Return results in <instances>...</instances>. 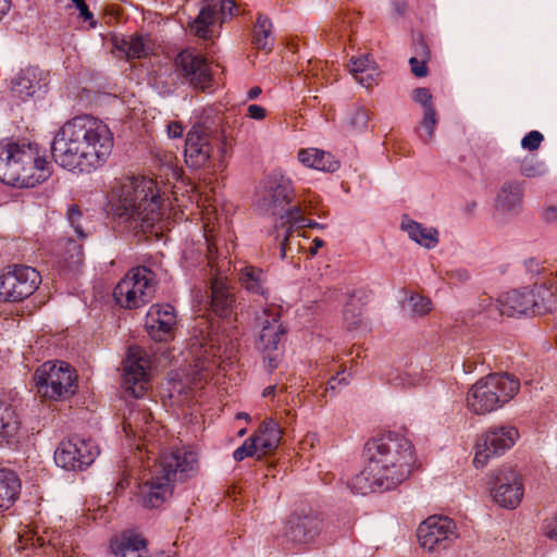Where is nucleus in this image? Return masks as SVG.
Here are the masks:
<instances>
[{
	"label": "nucleus",
	"instance_id": "f257e3e1",
	"mask_svg": "<svg viewBox=\"0 0 557 557\" xmlns=\"http://www.w3.org/2000/svg\"><path fill=\"white\" fill-rule=\"evenodd\" d=\"M113 145V134L103 121L82 114L57 131L51 154L54 162L67 171L90 173L107 162Z\"/></svg>",
	"mask_w": 557,
	"mask_h": 557
},
{
	"label": "nucleus",
	"instance_id": "f03ea898",
	"mask_svg": "<svg viewBox=\"0 0 557 557\" xmlns=\"http://www.w3.org/2000/svg\"><path fill=\"white\" fill-rule=\"evenodd\" d=\"M364 469L351 478L348 487L355 494L391 491L410 474L413 446L404 435L388 432L369 441L364 446Z\"/></svg>",
	"mask_w": 557,
	"mask_h": 557
},
{
	"label": "nucleus",
	"instance_id": "7ed1b4c3",
	"mask_svg": "<svg viewBox=\"0 0 557 557\" xmlns=\"http://www.w3.org/2000/svg\"><path fill=\"white\" fill-rule=\"evenodd\" d=\"M152 178L136 177L124 183L117 194L115 214L129 222L134 228L156 234L168 227V205Z\"/></svg>",
	"mask_w": 557,
	"mask_h": 557
},
{
	"label": "nucleus",
	"instance_id": "20e7f679",
	"mask_svg": "<svg viewBox=\"0 0 557 557\" xmlns=\"http://www.w3.org/2000/svg\"><path fill=\"white\" fill-rule=\"evenodd\" d=\"M49 162L37 144L27 140L0 141V182L17 188H30L50 176Z\"/></svg>",
	"mask_w": 557,
	"mask_h": 557
},
{
	"label": "nucleus",
	"instance_id": "39448f33",
	"mask_svg": "<svg viewBox=\"0 0 557 557\" xmlns=\"http://www.w3.org/2000/svg\"><path fill=\"white\" fill-rule=\"evenodd\" d=\"M197 455L185 448L163 453L139 487L141 503L147 508L161 506L171 495L173 484L184 481L196 471Z\"/></svg>",
	"mask_w": 557,
	"mask_h": 557
},
{
	"label": "nucleus",
	"instance_id": "423d86ee",
	"mask_svg": "<svg viewBox=\"0 0 557 557\" xmlns=\"http://www.w3.org/2000/svg\"><path fill=\"white\" fill-rule=\"evenodd\" d=\"M519 381L507 373L479 380L468 392V408L476 414L492 412L508 403L519 391Z\"/></svg>",
	"mask_w": 557,
	"mask_h": 557
},
{
	"label": "nucleus",
	"instance_id": "0eeeda50",
	"mask_svg": "<svg viewBox=\"0 0 557 557\" xmlns=\"http://www.w3.org/2000/svg\"><path fill=\"white\" fill-rule=\"evenodd\" d=\"M156 287L154 272L147 267H136L117 283L113 297L121 307L137 309L153 298Z\"/></svg>",
	"mask_w": 557,
	"mask_h": 557
},
{
	"label": "nucleus",
	"instance_id": "6e6552de",
	"mask_svg": "<svg viewBox=\"0 0 557 557\" xmlns=\"http://www.w3.org/2000/svg\"><path fill=\"white\" fill-rule=\"evenodd\" d=\"M38 392L51 399H64L75 394L76 376L70 364L46 362L35 373Z\"/></svg>",
	"mask_w": 557,
	"mask_h": 557
},
{
	"label": "nucleus",
	"instance_id": "1a4fd4ad",
	"mask_svg": "<svg viewBox=\"0 0 557 557\" xmlns=\"http://www.w3.org/2000/svg\"><path fill=\"white\" fill-rule=\"evenodd\" d=\"M294 197L292 180L280 171H273L262 183L258 206L264 213L277 216L275 222H281L282 214L292 207Z\"/></svg>",
	"mask_w": 557,
	"mask_h": 557
},
{
	"label": "nucleus",
	"instance_id": "9d476101",
	"mask_svg": "<svg viewBox=\"0 0 557 557\" xmlns=\"http://www.w3.org/2000/svg\"><path fill=\"white\" fill-rule=\"evenodd\" d=\"M236 12L237 8L233 0H208L189 23V29L199 38L213 39L223 23L232 18Z\"/></svg>",
	"mask_w": 557,
	"mask_h": 557
},
{
	"label": "nucleus",
	"instance_id": "9b49d317",
	"mask_svg": "<svg viewBox=\"0 0 557 557\" xmlns=\"http://www.w3.org/2000/svg\"><path fill=\"white\" fill-rule=\"evenodd\" d=\"M219 152H224V146L216 136L200 125H195L188 131L184 157L189 168L198 170L209 166Z\"/></svg>",
	"mask_w": 557,
	"mask_h": 557
},
{
	"label": "nucleus",
	"instance_id": "f8f14e48",
	"mask_svg": "<svg viewBox=\"0 0 557 557\" xmlns=\"http://www.w3.org/2000/svg\"><path fill=\"white\" fill-rule=\"evenodd\" d=\"M280 318L281 310L274 305L264 307L262 312L257 317L258 323L261 326L257 346L263 352L267 368L270 371L277 367V347L285 332L280 322Z\"/></svg>",
	"mask_w": 557,
	"mask_h": 557
},
{
	"label": "nucleus",
	"instance_id": "ddd939ff",
	"mask_svg": "<svg viewBox=\"0 0 557 557\" xmlns=\"http://www.w3.org/2000/svg\"><path fill=\"white\" fill-rule=\"evenodd\" d=\"M38 271L32 267L14 264L1 275L0 299L4 301H21L29 297L40 284Z\"/></svg>",
	"mask_w": 557,
	"mask_h": 557
},
{
	"label": "nucleus",
	"instance_id": "4468645a",
	"mask_svg": "<svg viewBox=\"0 0 557 557\" xmlns=\"http://www.w3.org/2000/svg\"><path fill=\"white\" fill-rule=\"evenodd\" d=\"M417 536L421 547L430 553L449 548L458 537L454 520L445 516H431L418 528Z\"/></svg>",
	"mask_w": 557,
	"mask_h": 557
},
{
	"label": "nucleus",
	"instance_id": "2eb2a0df",
	"mask_svg": "<svg viewBox=\"0 0 557 557\" xmlns=\"http://www.w3.org/2000/svg\"><path fill=\"white\" fill-rule=\"evenodd\" d=\"M519 437L518 430L510 425L493 426L482 434L475 445L473 465L483 468L491 458L503 455Z\"/></svg>",
	"mask_w": 557,
	"mask_h": 557
},
{
	"label": "nucleus",
	"instance_id": "dca6fc26",
	"mask_svg": "<svg viewBox=\"0 0 557 557\" xmlns=\"http://www.w3.org/2000/svg\"><path fill=\"white\" fill-rule=\"evenodd\" d=\"M99 455L98 446L91 440L71 437L60 443L54 451V462L65 470H84Z\"/></svg>",
	"mask_w": 557,
	"mask_h": 557
},
{
	"label": "nucleus",
	"instance_id": "f3484780",
	"mask_svg": "<svg viewBox=\"0 0 557 557\" xmlns=\"http://www.w3.org/2000/svg\"><path fill=\"white\" fill-rule=\"evenodd\" d=\"M150 359L146 351L131 347L124 362L122 385L128 396L139 398L149 386Z\"/></svg>",
	"mask_w": 557,
	"mask_h": 557
},
{
	"label": "nucleus",
	"instance_id": "a211bd4d",
	"mask_svg": "<svg viewBox=\"0 0 557 557\" xmlns=\"http://www.w3.org/2000/svg\"><path fill=\"white\" fill-rule=\"evenodd\" d=\"M524 487L521 475L510 467L497 469L492 475L491 494L503 508L513 509L523 498Z\"/></svg>",
	"mask_w": 557,
	"mask_h": 557
},
{
	"label": "nucleus",
	"instance_id": "6ab92c4d",
	"mask_svg": "<svg viewBox=\"0 0 557 557\" xmlns=\"http://www.w3.org/2000/svg\"><path fill=\"white\" fill-rule=\"evenodd\" d=\"M323 521L318 515H292L286 524L285 542L293 545L312 543L321 533Z\"/></svg>",
	"mask_w": 557,
	"mask_h": 557
},
{
	"label": "nucleus",
	"instance_id": "aec40b11",
	"mask_svg": "<svg viewBox=\"0 0 557 557\" xmlns=\"http://www.w3.org/2000/svg\"><path fill=\"white\" fill-rule=\"evenodd\" d=\"M176 64L182 76L194 88L205 91L211 86L212 76L209 66L200 54L183 51L177 55Z\"/></svg>",
	"mask_w": 557,
	"mask_h": 557
},
{
	"label": "nucleus",
	"instance_id": "412c9836",
	"mask_svg": "<svg viewBox=\"0 0 557 557\" xmlns=\"http://www.w3.org/2000/svg\"><path fill=\"white\" fill-rule=\"evenodd\" d=\"M47 86L48 74L38 66H27L12 79L11 90L20 99L27 100L45 91Z\"/></svg>",
	"mask_w": 557,
	"mask_h": 557
},
{
	"label": "nucleus",
	"instance_id": "4be33fe9",
	"mask_svg": "<svg viewBox=\"0 0 557 557\" xmlns=\"http://www.w3.org/2000/svg\"><path fill=\"white\" fill-rule=\"evenodd\" d=\"M176 323V311L169 304L152 305L146 315L147 331L156 341H164Z\"/></svg>",
	"mask_w": 557,
	"mask_h": 557
},
{
	"label": "nucleus",
	"instance_id": "5701e85b",
	"mask_svg": "<svg viewBox=\"0 0 557 557\" xmlns=\"http://www.w3.org/2000/svg\"><path fill=\"white\" fill-rule=\"evenodd\" d=\"M533 306H539V304L534 302V295L530 287L504 293L496 300V307L500 314L508 317L528 314L532 312Z\"/></svg>",
	"mask_w": 557,
	"mask_h": 557
},
{
	"label": "nucleus",
	"instance_id": "b1692460",
	"mask_svg": "<svg viewBox=\"0 0 557 557\" xmlns=\"http://www.w3.org/2000/svg\"><path fill=\"white\" fill-rule=\"evenodd\" d=\"M523 199V185L518 181L505 182L496 198V212L503 221L519 212Z\"/></svg>",
	"mask_w": 557,
	"mask_h": 557
},
{
	"label": "nucleus",
	"instance_id": "393cba45",
	"mask_svg": "<svg viewBox=\"0 0 557 557\" xmlns=\"http://www.w3.org/2000/svg\"><path fill=\"white\" fill-rule=\"evenodd\" d=\"M154 428L150 423V413L145 409L140 408H129L128 413L124 414L123 421V430L127 437H138L139 440H144L146 443L143 446L146 447L147 453H152L149 448L151 444L150 437V429Z\"/></svg>",
	"mask_w": 557,
	"mask_h": 557
},
{
	"label": "nucleus",
	"instance_id": "a878e982",
	"mask_svg": "<svg viewBox=\"0 0 557 557\" xmlns=\"http://www.w3.org/2000/svg\"><path fill=\"white\" fill-rule=\"evenodd\" d=\"M190 354L198 361L196 364L200 370H207V363L215 364L222 359V354L225 352L220 345L216 344V339L213 337H194L189 343Z\"/></svg>",
	"mask_w": 557,
	"mask_h": 557
},
{
	"label": "nucleus",
	"instance_id": "bb28decb",
	"mask_svg": "<svg viewBox=\"0 0 557 557\" xmlns=\"http://www.w3.org/2000/svg\"><path fill=\"white\" fill-rule=\"evenodd\" d=\"M20 429L21 421L14 407L0 399V447L17 443Z\"/></svg>",
	"mask_w": 557,
	"mask_h": 557
},
{
	"label": "nucleus",
	"instance_id": "cd10ccee",
	"mask_svg": "<svg viewBox=\"0 0 557 557\" xmlns=\"http://www.w3.org/2000/svg\"><path fill=\"white\" fill-rule=\"evenodd\" d=\"M530 290L534 295V302L539 304L533 306L532 313L543 314L557 309V277L542 284H534Z\"/></svg>",
	"mask_w": 557,
	"mask_h": 557
},
{
	"label": "nucleus",
	"instance_id": "c85d7f7f",
	"mask_svg": "<svg viewBox=\"0 0 557 557\" xmlns=\"http://www.w3.org/2000/svg\"><path fill=\"white\" fill-rule=\"evenodd\" d=\"M234 296L230 292L225 280L222 276H215L210 286V304L215 314L227 317L232 310Z\"/></svg>",
	"mask_w": 557,
	"mask_h": 557
},
{
	"label": "nucleus",
	"instance_id": "c756f323",
	"mask_svg": "<svg viewBox=\"0 0 557 557\" xmlns=\"http://www.w3.org/2000/svg\"><path fill=\"white\" fill-rule=\"evenodd\" d=\"M238 280L240 285L249 293L268 297V276L265 272L257 267L245 264L239 269Z\"/></svg>",
	"mask_w": 557,
	"mask_h": 557
},
{
	"label": "nucleus",
	"instance_id": "7c9ffc66",
	"mask_svg": "<svg viewBox=\"0 0 557 557\" xmlns=\"http://www.w3.org/2000/svg\"><path fill=\"white\" fill-rule=\"evenodd\" d=\"M297 158L305 166L318 171L335 172L339 168V162L330 152L317 148L301 149Z\"/></svg>",
	"mask_w": 557,
	"mask_h": 557
},
{
	"label": "nucleus",
	"instance_id": "2f4dec72",
	"mask_svg": "<svg viewBox=\"0 0 557 557\" xmlns=\"http://www.w3.org/2000/svg\"><path fill=\"white\" fill-rule=\"evenodd\" d=\"M116 49L124 52L127 59H140L146 57L150 50V39L146 36L133 34L114 39Z\"/></svg>",
	"mask_w": 557,
	"mask_h": 557
},
{
	"label": "nucleus",
	"instance_id": "473e14b6",
	"mask_svg": "<svg viewBox=\"0 0 557 557\" xmlns=\"http://www.w3.org/2000/svg\"><path fill=\"white\" fill-rule=\"evenodd\" d=\"M21 490L18 476L9 469H0V512L9 509Z\"/></svg>",
	"mask_w": 557,
	"mask_h": 557
},
{
	"label": "nucleus",
	"instance_id": "72a5a7b5",
	"mask_svg": "<svg viewBox=\"0 0 557 557\" xmlns=\"http://www.w3.org/2000/svg\"><path fill=\"white\" fill-rule=\"evenodd\" d=\"M401 228L411 240L426 249H433L438 244V232L433 227H425L412 220H403Z\"/></svg>",
	"mask_w": 557,
	"mask_h": 557
},
{
	"label": "nucleus",
	"instance_id": "f704fd0d",
	"mask_svg": "<svg viewBox=\"0 0 557 557\" xmlns=\"http://www.w3.org/2000/svg\"><path fill=\"white\" fill-rule=\"evenodd\" d=\"M350 62V72L356 81L364 87H370L377 76V71L373 66L370 58L368 55H361L359 58H352Z\"/></svg>",
	"mask_w": 557,
	"mask_h": 557
},
{
	"label": "nucleus",
	"instance_id": "c9c22d12",
	"mask_svg": "<svg viewBox=\"0 0 557 557\" xmlns=\"http://www.w3.org/2000/svg\"><path fill=\"white\" fill-rule=\"evenodd\" d=\"M282 431L278 424L270 419L265 420L260 429V434L255 436L260 449L263 454L272 451L277 448L281 441Z\"/></svg>",
	"mask_w": 557,
	"mask_h": 557
},
{
	"label": "nucleus",
	"instance_id": "e433bc0d",
	"mask_svg": "<svg viewBox=\"0 0 557 557\" xmlns=\"http://www.w3.org/2000/svg\"><path fill=\"white\" fill-rule=\"evenodd\" d=\"M272 22L271 20L263 15L259 14L257 22L253 27L252 34V44L257 49L260 50H271L273 47V37H272Z\"/></svg>",
	"mask_w": 557,
	"mask_h": 557
},
{
	"label": "nucleus",
	"instance_id": "4c0bfd02",
	"mask_svg": "<svg viewBox=\"0 0 557 557\" xmlns=\"http://www.w3.org/2000/svg\"><path fill=\"white\" fill-rule=\"evenodd\" d=\"M306 208L302 205H294L292 206L285 214L281 216V225L289 224L290 228L301 230L304 227H322L318 222L307 219L305 216Z\"/></svg>",
	"mask_w": 557,
	"mask_h": 557
},
{
	"label": "nucleus",
	"instance_id": "58836bf2",
	"mask_svg": "<svg viewBox=\"0 0 557 557\" xmlns=\"http://www.w3.org/2000/svg\"><path fill=\"white\" fill-rule=\"evenodd\" d=\"M296 228L289 230V224L281 225V222H275L274 224V233L275 239L280 245V253L281 258L284 259L287 257L288 252L297 250L299 247L298 235H294V231Z\"/></svg>",
	"mask_w": 557,
	"mask_h": 557
},
{
	"label": "nucleus",
	"instance_id": "ea45409f",
	"mask_svg": "<svg viewBox=\"0 0 557 557\" xmlns=\"http://www.w3.org/2000/svg\"><path fill=\"white\" fill-rule=\"evenodd\" d=\"M386 381L395 387L407 388L420 385L423 382V376L416 371L391 370L386 374Z\"/></svg>",
	"mask_w": 557,
	"mask_h": 557
},
{
	"label": "nucleus",
	"instance_id": "a19ab883",
	"mask_svg": "<svg viewBox=\"0 0 557 557\" xmlns=\"http://www.w3.org/2000/svg\"><path fill=\"white\" fill-rule=\"evenodd\" d=\"M362 306L354 296L345 304L343 311L344 324L348 330L357 329L361 323Z\"/></svg>",
	"mask_w": 557,
	"mask_h": 557
},
{
	"label": "nucleus",
	"instance_id": "79ce46f5",
	"mask_svg": "<svg viewBox=\"0 0 557 557\" xmlns=\"http://www.w3.org/2000/svg\"><path fill=\"white\" fill-rule=\"evenodd\" d=\"M405 307L414 317H422L432 310V301L430 298L419 294H412L407 299Z\"/></svg>",
	"mask_w": 557,
	"mask_h": 557
},
{
	"label": "nucleus",
	"instance_id": "37998d69",
	"mask_svg": "<svg viewBox=\"0 0 557 557\" xmlns=\"http://www.w3.org/2000/svg\"><path fill=\"white\" fill-rule=\"evenodd\" d=\"M547 173V168L543 161L534 157H525L520 165V174L532 178L543 176Z\"/></svg>",
	"mask_w": 557,
	"mask_h": 557
},
{
	"label": "nucleus",
	"instance_id": "c03bdc74",
	"mask_svg": "<svg viewBox=\"0 0 557 557\" xmlns=\"http://www.w3.org/2000/svg\"><path fill=\"white\" fill-rule=\"evenodd\" d=\"M436 122V112L434 108H428L423 111L421 127L423 128L424 134L421 133L419 136L424 143H429L433 138Z\"/></svg>",
	"mask_w": 557,
	"mask_h": 557
},
{
	"label": "nucleus",
	"instance_id": "a18cd8bd",
	"mask_svg": "<svg viewBox=\"0 0 557 557\" xmlns=\"http://www.w3.org/2000/svg\"><path fill=\"white\" fill-rule=\"evenodd\" d=\"M347 121L357 131H364L368 126L369 113L364 108L354 107L347 113Z\"/></svg>",
	"mask_w": 557,
	"mask_h": 557
},
{
	"label": "nucleus",
	"instance_id": "49530a36",
	"mask_svg": "<svg viewBox=\"0 0 557 557\" xmlns=\"http://www.w3.org/2000/svg\"><path fill=\"white\" fill-rule=\"evenodd\" d=\"M258 449H260L259 444L255 436L248 437L238 448H236L233 453V457L236 461H242L247 457L253 456Z\"/></svg>",
	"mask_w": 557,
	"mask_h": 557
},
{
	"label": "nucleus",
	"instance_id": "de8ad7c7",
	"mask_svg": "<svg viewBox=\"0 0 557 557\" xmlns=\"http://www.w3.org/2000/svg\"><path fill=\"white\" fill-rule=\"evenodd\" d=\"M544 140V136L539 131H531L529 132L522 139H521V147L529 151L537 150Z\"/></svg>",
	"mask_w": 557,
	"mask_h": 557
},
{
	"label": "nucleus",
	"instance_id": "09e8293b",
	"mask_svg": "<svg viewBox=\"0 0 557 557\" xmlns=\"http://www.w3.org/2000/svg\"><path fill=\"white\" fill-rule=\"evenodd\" d=\"M82 218V212L76 207H71L67 210V220L71 226L74 228L75 234L79 239H84L87 237V234L84 232L79 220Z\"/></svg>",
	"mask_w": 557,
	"mask_h": 557
},
{
	"label": "nucleus",
	"instance_id": "8fccbe9b",
	"mask_svg": "<svg viewBox=\"0 0 557 557\" xmlns=\"http://www.w3.org/2000/svg\"><path fill=\"white\" fill-rule=\"evenodd\" d=\"M412 100L423 107V111L428 108H434L432 103V95L428 88H416L412 91Z\"/></svg>",
	"mask_w": 557,
	"mask_h": 557
},
{
	"label": "nucleus",
	"instance_id": "3c124183",
	"mask_svg": "<svg viewBox=\"0 0 557 557\" xmlns=\"http://www.w3.org/2000/svg\"><path fill=\"white\" fill-rule=\"evenodd\" d=\"M542 531L549 540L557 541V513L544 520Z\"/></svg>",
	"mask_w": 557,
	"mask_h": 557
},
{
	"label": "nucleus",
	"instance_id": "603ef678",
	"mask_svg": "<svg viewBox=\"0 0 557 557\" xmlns=\"http://www.w3.org/2000/svg\"><path fill=\"white\" fill-rule=\"evenodd\" d=\"M205 236L208 249V259L211 263L213 253L218 250V244L213 235V230L209 228V223L205 225Z\"/></svg>",
	"mask_w": 557,
	"mask_h": 557
},
{
	"label": "nucleus",
	"instance_id": "864d4df0",
	"mask_svg": "<svg viewBox=\"0 0 557 557\" xmlns=\"http://www.w3.org/2000/svg\"><path fill=\"white\" fill-rule=\"evenodd\" d=\"M409 63H410V66H411V72L417 77H424V76H426L428 67H426V64H425V60H419L416 57H411L410 60H409Z\"/></svg>",
	"mask_w": 557,
	"mask_h": 557
},
{
	"label": "nucleus",
	"instance_id": "5fc2aeb1",
	"mask_svg": "<svg viewBox=\"0 0 557 557\" xmlns=\"http://www.w3.org/2000/svg\"><path fill=\"white\" fill-rule=\"evenodd\" d=\"M447 275L451 281L460 283L466 282L470 278L469 272L463 268L453 269L447 272Z\"/></svg>",
	"mask_w": 557,
	"mask_h": 557
},
{
	"label": "nucleus",
	"instance_id": "6e6d98bb",
	"mask_svg": "<svg viewBox=\"0 0 557 557\" xmlns=\"http://www.w3.org/2000/svg\"><path fill=\"white\" fill-rule=\"evenodd\" d=\"M265 109L258 104H250L247 108V116L253 120H263L265 117Z\"/></svg>",
	"mask_w": 557,
	"mask_h": 557
},
{
	"label": "nucleus",
	"instance_id": "4d7b16f0",
	"mask_svg": "<svg viewBox=\"0 0 557 557\" xmlns=\"http://www.w3.org/2000/svg\"><path fill=\"white\" fill-rule=\"evenodd\" d=\"M183 126L180 122H170L168 124V128H166V132H168V136L170 138H180L182 137L183 135Z\"/></svg>",
	"mask_w": 557,
	"mask_h": 557
},
{
	"label": "nucleus",
	"instance_id": "13d9d810",
	"mask_svg": "<svg viewBox=\"0 0 557 557\" xmlns=\"http://www.w3.org/2000/svg\"><path fill=\"white\" fill-rule=\"evenodd\" d=\"M77 10L79 11V14L84 17L85 21L90 20L92 17L91 12L89 11L88 7L86 5L84 0H72Z\"/></svg>",
	"mask_w": 557,
	"mask_h": 557
},
{
	"label": "nucleus",
	"instance_id": "bf43d9fd",
	"mask_svg": "<svg viewBox=\"0 0 557 557\" xmlns=\"http://www.w3.org/2000/svg\"><path fill=\"white\" fill-rule=\"evenodd\" d=\"M393 10L397 15L404 14L406 10V1L405 0H392Z\"/></svg>",
	"mask_w": 557,
	"mask_h": 557
},
{
	"label": "nucleus",
	"instance_id": "052dcab7",
	"mask_svg": "<svg viewBox=\"0 0 557 557\" xmlns=\"http://www.w3.org/2000/svg\"><path fill=\"white\" fill-rule=\"evenodd\" d=\"M336 382H338L339 384H347L348 381L345 376H341L339 377V373L336 375V376H333L329 382H327V386L330 389H335V384Z\"/></svg>",
	"mask_w": 557,
	"mask_h": 557
},
{
	"label": "nucleus",
	"instance_id": "680f3d73",
	"mask_svg": "<svg viewBox=\"0 0 557 557\" xmlns=\"http://www.w3.org/2000/svg\"><path fill=\"white\" fill-rule=\"evenodd\" d=\"M10 5V0H0V18L9 12Z\"/></svg>",
	"mask_w": 557,
	"mask_h": 557
},
{
	"label": "nucleus",
	"instance_id": "e2e57ef3",
	"mask_svg": "<svg viewBox=\"0 0 557 557\" xmlns=\"http://www.w3.org/2000/svg\"><path fill=\"white\" fill-rule=\"evenodd\" d=\"M260 94H261V88L260 87H258V86L252 87L247 92V99L253 100V99L258 98L260 96Z\"/></svg>",
	"mask_w": 557,
	"mask_h": 557
},
{
	"label": "nucleus",
	"instance_id": "0e129e2a",
	"mask_svg": "<svg viewBox=\"0 0 557 557\" xmlns=\"http://www.w3.org/2000/svg\"><path fill=\"white\" fill-rule=\"evenodd\" d=\"M81 262H82V260L78 255L76 256L75 259L72 257V261L69 264V270L72 272H76L81 265Z\"/></svg>",
	"mask_w": 557,
	"mask_h": 557
},
{
	"label": "nucleus",
	"instance_id": "69168bd1",
	"mask_svg": "<svg viewBox=\"0 0 557 557\" xmlns=\"http://www.w3.org/2000/svg\"><path fill=\"white\" fill-rule=\"evenodd\" d=\"M324 245L323 239L321 238H314L313 239V246L310 247L311 255H315L318 252V249L321 248Z\"/></svg>",
	"mask_w": 557,
	"mask_h": 557
},
{
	"label": "nucleus",
	"instance_id": "338daca9",
	"mask_svg": "<svg viewBox=\"0 0 557 557\" xmlns=\"http://www.w3.org/2000/svg\"><path fill=\"white\" fill-rule=\"evenodd\" d=\"M556 213H557V207L555 206H549L546 210V213H545V218L546 220H553L556 218Z\"/></svg>",
	"mask_w": 557,
	"mask_h": 557
},
{
	"label": "nucleus",
	"instance_id": "774afa93",
	"mask_svg": "<svg viewBox=\"0 0 557 557\" xmlns=\"http://www.w3.org/2000/svg\"><path fill=\"white\" fill-rule=\"evenodd\" d=\"M275 392V386L274 385H271V386H268L267 388H264L262 395L264 397H269V396H272Z\"/></svg>",
	"mask_w": 557,
	"mask_h": 557
}]
</instances>
